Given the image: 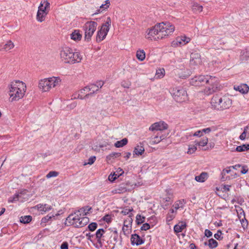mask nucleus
Masks as SVG:
<instances>
[{"mask_svg": "<svg viewBox=\"0 0 249 249\" xmlns=\"http://www.w3.org/2000/svg\"><path fill=\"white\" fill-rule=\"evenodd\" d=\"M9 89L11 101H18L24 96L26 90V85L22 81L15 80L11 83Z\"/></svg>", "mask_w": 249, "mask_h": 249, "instance_id": "f257e3e1", "label": "nucleus"}, {"mask_svg": "<svg viewBox=\"0 0 249 249\" xmlns=\"http://www.w3.org/2000/svg\"><path fill=\"white\" fill-rule=\"evenodd\" d=\"M61 59L65 63L70 64L79 63L82 60V56L78 52H74L73 50L69 47H63L60 52Z\"/></svg>", "mask_w": 249, "mask_h": 249, "instance_id": "f03ea898", "label": "nucleus"}, {"mask_svg": "<svg viewBox=\"0 0 249 249\" xmlns=\"http://www.w3.org/2000/svg\"><path fill=\"white\" fill-rule=\"evenodd\" d=\"M211 104L214 109L222 111L231 107L232 101L228 96L215 94L211 99Z\"/></svg>", "mask_w": 249, "mask_h": 249, "instance_id": "7ed1b4c3", "label": "nucleus"}, {"mask_svg": "<svg viewBox=\"0 0 249 249\" xmlns=\"http://www.w3.org/2000/svg\"><path fill=\"white\" fill-rule=\"evenodd\" d=\"M206 82L207 86L203 90L204 94L209 95L220 90V85L217 77L210 76Z\"/></svg>", "mask_w": 249, "mask_h": 249, "instance_id": "20e7f679", "label": "nucleus"}, {"mask_svg": "<svg viewBox=\"0 0 249 249\" xmlns=\"http://www.w3.org/2000/svg\"><path fill=\"white\" fill-rule=\"evenodd\" d=\"M171 94L177 102L181 103L188 100L186 90L181 87L174 88L171 90Z\"/></svg>", "mask_w": 249, "mask_h": 249, "instance_id": "39448f33", "label": "nucleus"}, {"mask_svg": "<svg viewBox=\"0 0 249 249\" xmlns=\"http://www.w3.org/2000/svg\"><path fill=\"white\" fill-rule=\"evenodd\" d=\"M97 23L95 21H87L83 26L85 31V40L88 42L90 40L91 37L96 30Z\"/></svg>", "mask_w": 249, "mask_h": 249, "instance_id": "423d86ee", "label": "nucleus"}, {"mask_svg": "<svg viewBox=\"0 0 249 249\" xmlns=\"http://www.w3.org/2000/svg\"><path fill=\"white\" fill-rule=\"evenodd\" d=\"M81 216L76 211L70 214L66 218L65 225L67 226H73L76 228H79L78 225L80 223Z\"/></svg>", "mask_w": 249, "mask_h": 249, "instance_id": "0eeeda50", "label": "nucleus"}, {"mask_svg": "<svg viewBox=\"0 0 249 249\" xmlns=\"http://www.w3.org/2000/svg\"><path fill=\"white\" fill-rule=\"evenodd\" d=\"M162 24H163V22L156 24L154 26L149 29L147 38H149L152 36L155 40L162 39L160 31L161 30L160 26H162Z\"/></svg>", "mask_w": 249, "mask_h": 249, "instance_id": "6e6552de", "label": "nucleus"}, {"mask_svg": "<svg viewBox=\"0 0 249 249\" xmlns=\"http://www.w3.org/2000/svg\"><path fill=\"white\" fill-rule=\"evenodd\" d=\"M209 75H199L196 76L190 80V84L194 86H200L206 84L207 79L209 78Z\"/></svg>", "mask_w": 249, "mask_h": 249, "instance_id": "1a4fd4ad", "label": "nucleus"}, {"mask_svg": "<svg viewBox=\"0 0 249 249\" xmlns=\"http://www.w3.org/2000/svg\"><path fill=\"white\" fill-rule=\"evenodd\" d=\"M160 33L161 34L162 38L171 35L175 30V27L173 25L171 24L169 22L162 24V26H160Z\"/></svg>", "mask_w": 249, "mask_h": 249, "instance_id": "9d476101", "label": "nucleus"}, {"mask_svg": "<svg viewBox=\"0 0 249 249\" xmlns=\"http://www.w3.org/2000/svg\"><path fill=\"white\" fill-rule=\"evenodd\" d=\"M142 183L140 182L136 183H133L131 185V188L129 187V183H122L120 184L116 189V191L117 193L123 194L127 191H130L131 188H135L136 187H139L142 185Z\"/></svg>", "mask_w": 249, "mask_h": 249, "instance_id": "9b49d317", "label": "nucleus"}, {"mask_svg": "<svg viewBox=\"0 0 249 249\" xmlns=\"http://www.w3.org/2000/svg\"><path fill=\"white\" fill-rule=\"evenodd\" d=\"M168 125L163 121L156 122L152 124L149 128V130L152 131H162L168 128Z\"/></svg>", "mask_w": 249, "mask_h": 249, "instance_id": "f8f14e48", "label": "nucleus"}, {"mask_svg": "<svg viewBox=\"0 0 249 249\" xmlns=\"http://www.w3.org/2000/svg\"><path fill=\"white\" fill-rule=\"evenodd\" d=\"M239 176V175L236 172H222L220 175V179L222 182L228 181Z\"/></svg>", "mask_w": 249, "mask_h": 249, "instance_id": "ddd939ff", "label": "nucleus"}, {"mask_svg": "<svg viewBox=\"0 0 249 249\" xmlns=\"http://www.w3.org/2000/svg\"><path fill=\"white\" fill-rule=\"evenodd\" d=\"M201 63V60L200 54L196 52L191 53L190 65L191 66H195L200 64Z\"/></svg>", "mask_w": 249, "mask_h": 249, "instance_id": "4468645a", "label": "nucleus"}, {"mask_svg": "<svg viewBox=\"0 0 249 249\" xmlns=\"http://www.w3.org/2000/svg\"><path fill=\"white\" fill-rule=\"evenodd\" d=\"M232 169L239 170L240 171H248L249 169L247 165H242L238 164L226 168L224 169L222 171H231Z\"/></svg>", "mask_w": 249, "mask_h": 249, "instance_id": "2eb2a0df", "label": "nucleus"}, {"mask_svg": "<svg viewBox=\"0 0 249 249\" xmlns=\"http://www.w3.org/2000/svg\"><path fill=\"white\" fill-rule=\"evenodd\" d=\"M86 89H88L89 92L90 91L89 93L86 94V97H89V96L92 95L95 92L98 90V88H96L95 84H91L89 86L85 87L84 88L81 89L80 92L83 93V91H84Z\"/></svg>", "mask_w": 249, "mask_h": 249, "instance_id": "dca6fc26", "label": "nucleus"}, {"mask_svg": "<svg viewBox=\"0 0 249 249\" xmlns=\"http://www.w3.org/2000/svg\"><path fill=\"white\" fill-rule=\"evenodd\" d=\"M130 240L132 245H136L139 246L143 244L144 242V240L142 239L139 235L136 233L131 235Z\"/></svg>", "mask_w": 249, "mask_h": 249, "instance_id": "f3484780", "label": "nucleus"}, {"mask_svg": "<svg viewBox=\"0 0 249 249\" xmlns=\"http://www.w3.org/2000/svg\"><path fill=\"white\" fill-rule=\"evenodd\" d=\"M107 233V231H105L103 229H98L95 234V238L97 239V243H99L101 246L103 245L102 240L104 239H102L104 237V234Z\"/></svg>", "mask_w": 249, "mask_h": 249, "instance_id": "a211bd4d", "label": "nucleus"}, {"mask_svg": "<svg viewBox=\"0 0 249 249\" xmlns=\"http://www.w3.org/2000/svg\"><path fill=\"white\" fill-rule=\"evenodd\" d=\"M108 32H107L105 29L100 28L97 32L96 35V41L97 42H100L103 40L107 35Z\"/></svg>", "mask_w": 249, "mask_h": 249, "instance_id": "6ab92c4d", "label": "nucleus"}, {"mask_svg": "<svg viewBox=\"0 0 249 249\" xmlns=\"http://www.w3.org/2000/svg\"><path fill=\"white\" fill-rule=\"evenodd\" d=\"M234 89L235 90L239 91L242 94H246L249 91V87L246 84H241L238 86H234Z\"/></svg>", "mask_w": 249, "mask_h": 249, "instance_id": "aec40b11", "label": "nucleus"}, {"mask_svg": "<svg viewBox=\"0 0 249 249\" xmlns=\"http://www.w3.org/2000/svg\"><path fill=\"white\" fill-rule=\"evenodd\" d=\"M39 88L43 91H47L51 89L50 85H49V83L48 81H47V79H44L40 81L39 83Z\"/></svg>", "mask_w": 249, "mask_h": 249, "instance_id": "412c9836", "label": "nucleus"}, {"mask_svg": "<svg viewBox=\"0 0 249 249\" xmlns=\"http://www.w3.org/2000/svg\"><path fill=\"white\" fill-rule=\"evenodd\" d=\"M186 227L187 225L185 222L183 221L179 222L178 224L174 226V231L176 233L181 232Z\"/></svg>", "mask_w": 249, "mask_h": 249, "instance_id": "4be33fe9", "label": "nucleus"}, {"mask_svg": "<svg viewBox=\"0 0 249 249\" xmlns=\"http://www.w3.org/2000/svg\"><path fill=\"white\" fill-rule=\"evenodd\" d=\"M47 80L49 83V85H50L51 89L53 87V88L57 86L59 83L61 81L59 78L55 77L47 78Z\"/></svg>", "mask_w": 249, "mask_h": 249, "instance_id": "5701e85b", "label": "nucleus"}, {"mask_svg": "<svg viewBox=\"0 0 249 249\" xmlns=\"http://www.w3.org/2000/svg\"><path fill=\"white\" fill-rule=\"evenodd\" d=\"M144 151V148L143 147V145L142 143L140 142L139 144L137 145L134 150H133V154L136 155H141L143 153Z\"/></svg>", "mask_w": 249, "mask_h": 249, "instance_id": "b1692460", "label": "nucleus"}, {"mask_svg": "<svg viewBox=\"0 0 249 249\" xmlns=\"http://www.w3.org/2000/svg\"><path fill=\"white\" fill-rule=\"evenodd\" d=\"M209 175L207 172H201V173L195 177V180L199 182H204L207 179Z\"/></svg>", "mask_w": 249, "mask_h": 249, "instance_id": "393cba45", "label": "nucleus"}, {"mask_svg": "<svg viewBox=\"0 0 249 249\" xmlns=\"http://www.w3.org/2000/svg\"><path fill=\"white\" fill-rule=\"evenodd\" d=\"M190 40V38L186 37V36L182 37L181 38H177L176 41H173L172 43L173 46H175V44L177 45H180L182 42H183V45H185L188 43Z\"/></svg>", "mask_w": 249, "mask_h": 249, "instance_id": "a878e982", "label": "nucleus"}, {"mask_svg": "<svg viewBox=\"0 0 249 249\" xmlns=\"http://www.w3.org/2000/svg\"><path fill=\"white\" fill-rule=\"evenodd\" d=\"M205 246H208L210 249H213L216 248L218 246V242L213 238L210 239L208 242L204 243Z\"/></svg>", "mask_w": 249, "mask_h": 249, "instance_id": "bb28decb", "label": "nucleus"}, {"mask_svg": "<svg viewBox=\"0 0 249 249\" xmlns=\"http://www.w3.org/2000/svg\"><path fill=\"white\" fill-rule=\"evenodd\" d=\"M92 209V208L89 206H86L76 211L80 216H84L86 215L89 211Z\"/></svg>", "mask_w": 249, "mask_h": 249, "instance_id": "cd10ccee", "label": "nucleus"}, {"mask_svg": "<svg viewBox=\"0 0 249 249\" xmlns=\"http://www.w3.org/2000/svg\"><path fill=\"white\" fill-rule=\"evenodd\" d=\"M71 39L78 41H80L82 38V35L80 33L78 30H75L71 34Z\"/></svg>", "mask_w": 249, "mask_h": 249, "instance_id": "c85d7f7f", "label": "nucleus"}, {"mask_svg": "<svg viewBox=\"0 0 249 249\" xmlns=\"http://www.w3.org/2000/svg\"><path fill=\"white\" fill-rule=\"evenodd\" d=\"M50 3L47 1L45 0L43 2V3L42 2L40 3V5L38 7V10H39L40 9L42 10L41 11V12L47 13L48 14V12H47V9L50 7Z\"/></svg>", "mask_w": 249, "mask_h": 249, "instance_id": "c756f323", "label": "nucleus"}, {"mask_svg": "<svg viewBox=\"0 0 249 249\" xmlns=\"http://www.w3.org/2000/svg\"><path fill=\"white\" fill-rule=\"evenodd\" d=\"M208 142V138L206 137H204L199 141H195L194 143H196V144L199 147H204L207 145Z\"/></svg>", "mask_w": 249, "mask_h": 249, "instance_id": "7c9ffc66", "label": "nucleus"}, {"mask_svg": "<svg viewBox=\"0 0 249 249\" xmlns=\"http://www.w3.org/2000/svg\"><path fill=\"white\" fill-rule=\"evenodd\" d=\"M111 23V20L110 17H107V21L105 23L102 24L101 27L103 28L107 32H108L110 29V26Z\"/></svg>", "mask_w": 249, "mask_h": 249, "instance_id": "2f4dec72", "label": "nucleus"}, {"mask_svg": "<svg viewBox=\"0 0 249 249\" xmlns=\"http://www.w3.org/2000/svg\"><path fill=\"white\" fill-rule=\"evenodd\" d=\"M112 236L114 243H112L111 240L107 242L108 244V249H114L118 240V235H113Z\"/></svg>", "mask_w": 249, "mask_h": 249, "instance_id": "473e14b6", "label": "nucleus"}, {"mask_svg": "<svg viewBox=\"0 0 249 249\" xmlns=\"http://www.w3.org/2000/svg\"><path fill=\"white\" fill-rule=\"evenodd\" d=\"M41 11H42V10L40 9L39 10H38L36 15V19L40 22H41L45 20V17L47 15V13L41 12Z\"/></svg>", "mask_w": 249, "mask_h": 249, "instance_id": "72a5a7b5", "label": "nucleus"}, {"mask_svg": "<svg viewBox=\"0 0 249 249\" xmlns=\"http://www.w3.org/2000/svg\"><path fill=\"white\" fill-rule=\"evenodd\" d=\"M136 57L139 60L143 61L145 58L144 51L143 50H138L136 53Z\"/></svg>", "mask_w": 249, "mask_h": 249, "instance_id": "f704fd0d", "label": "nucleus"}, {"mask_svg": "<svg viewBox=\"0 0 249 249\" xmlns=\"http://www.w3.org/2000/svg\"><path fill=\"white\" fill-rule=\"evenodd\" d=\"M128 142V140L126 138H124L121 141H117L115 144L114 146L117 148L122 147L124 145H125Z\"/></svg>", "mask_w": 249, "mask_h": 249, "instance_id": "c9c22d12", "label": "nucleus"}, {"mask_svg": "<svg viewBox=\"0 0 249 249\" xmlns=\"http://www.w3.org/2000/svg\"><path fill=\"white\" fill-rule=\"evenodd\" d=\"M32 220V217L31 215H25L20 218V222L23 224L30 223Z\"/></svg>", "mask_w": 249, "mask_h": 249, "instance_id": "e433bc0d", "label": "nucleus"}, {"mask_svg": "<svg viewBox=\"0 0 249 249\" xmlns=\"http://www.w3.org/2000/svg\"><path fill=\"white\" fill-rule=\"evenodd\" d=\"M249 150V144H243L241 145L237 146L236 148V151L237 152H243Z\"/></svg>", "mask_w": 249, "mask_h": 249, "instance_id": "4c0bfd02", "label": "nucleus"}, {"mask_svg": "<svg viewBox=\"0 0 249 249\" xmlns=\"http://www.w3.org/2000/svg\"><path fill=\"white\" fill-rule=\"evenodd\" d=\"M197 144L196 143H194V144H190L188 146V149L187 152L188 154H192L194 153L197 150Z\"/></svg>", "mask_w": 249, "mask_h": 249, "instance_id": "58836bf2", "label": "nucleus"}, {"mask_svg": "<svg viewBox=\"0 0 249 249\" xmlns=\"http://www.w3.org/2000/svg\"><path fill=\"white\" fill-rule=\"evenodd\" d=\"M124 172H122L121 174L118 175L116 174V172H113V174L111 173L108 176V179L110 182L114 181L116 179L122 176Z\"/></svg>", "mask_w": 249, "mask_h": 249, "instance_id": "ea45409f", "label": "nucleus"}, {"mask_svg": "<svg viewBox=\"0 0 249 249\" xmlns=\"http://www.w3.org/2000/svg\"><path fill=\"white\" fill-rule=\"evenodd\" d=\"M14 47V44L13 42L11 40H9L7 42V43L4 45V47L2 49L4 50L7 51L13 49Z\"/></svg>", "mask_w": 249, "mask_h": 249, "instance_id": "a19ab883", "label": "nucleus"}, {"mask_svg": "<svg viewBox=\"0 0 249 249\" xmlns=\"http://www.w3.org/2000/svg\"><path fill=\"white\" fill-rule=\"evenodd\" d=\"M166 136L164 135H161L160 136H156L153 138L152 142L154 143H158L163 140L165 139Z\"/></svg>", "mask_w": 249, "mask_h": 249, "instance_id": "79ce46f5", "label": "nucleus"}, {"mask_svg": "<svg viewBox=\"0 0 249 249\" xmlns=\"http://www.w3.org/2000/svg\"><path fill=\"white\" fill-rule=\"evenodd\" d=\"M89 222V218L86 216H81L80 223L78 226L82 227L86 225Z\"/></svg>", "mask_w": 249, "mask_h": 249, "instance_id": "37998d69", "label": "nucleus"}, {"mask_svg": "<svg viewBox=\"0 0 249 249\" xmlns=\"http://www.w3.org/2000/svg\"><path fill=\"white\" fill-rule=\"evenodd\" d=\"M192 9L195 12H200L203 10V7L197 3H194L192 5Z\"/></svg>", "mask_w": 249, "mask_h": 249, "instance_id": "c03bdc74", "label": "nucleus"}, {"mask_svg": "<svg viewBox=\"0 0 249 249\" xmlns=\"http://www.w3.org/2000/svg\"><path fill=\"white\" fill-rule=\"evenodd\" d=\"M121 153L119 152H112L109 155L107 156V160H111V159H114V158L119 157L121 156Z\"/></svg>", "mask_w": 249, "mask_h": 249, "instance_id": "a18cd8bd", "label": "nucleus"}, {"mask_svg": "<svg viewBox=\"0 0 249 249\" xmlns=\"http://www.w3.org/2000/svg\"><path fill=\"white\" fill-rule=\"evenodd\" d=\"M54 218V216L53 214H51V213L48 214L46 216L43 217L41 219V224L46 223L49 221L51 220L52 218Z\"/></svg>", "mask_w": 249, "mask_h": 249, "instance_id": "49530a36", "label": "nucleus"}, {"mask_svg": "<svg viewBox=\"0 0 249 249\" xmlns=\"http://www.w3.org/2000/svg\"><path fill=\"white\" fill-rule=\"evenodd\" d=\"M194 136V137H200L203 136L201 130H199L195 132L194 133H187L186 137L188 138V137H191V136Z\"/></svg>", "mask_w": 249, "mask_h": 249, "instance_id": "de8ad7c7", "label": "nucleus"}, {"mask_svg": "<svg viewBox=\"0 0 249 249\" xmlns=\"http://www.w3.org/2000/svg\"><path fill=\"white\" fill-rule=\"evenodd\" d=\"M19 194H18L17 193L12 196H10L8 198V201L9 203H13L14 202L18 201L19 199Z\"/></svg>", "mask_w": 249, "mask_h": 249, "instance_id": "09e8293b", "label": "nucleus"}, {"mask_svg": "<svg viewBox=\"0 0 249 249\" xmlns=\"http://www.w3.org/2000/svg\"><path fill=\"white\" fill-rule=\"evenodd\" d=\"M145 217L142 216L140 214L136 216V223L137 225H141L144 222Z\"/></svg>", "mask_w": 249, "mask_h": 249, "instance_id": "8fccbe9b", "label": "nucleus"}, {"mask_svg": "<svg viewBox=\"0 0 249 249\" xmlns=\"http://www.w3.org/2000/svg\"><path fill=\"white\" fill-rule=\"evenodd\" d=\"M240 222L244 229L247 228L248 225V220L245 218V213L243 212V218L240 219Z\"/></svg>", "mask_w": 249, "mask_h": 249, "instance_id": "3c124183", "label": "nucleus"}, {"mask_svg": "<svg viewBox=\"0 0 249 249\" xmlns=\"http://www.w3.org/2000/svg\"><path fill=\"white\" fill-rule=\"evenodd\" d=\"M88 228L89 231H94L97 228V224L96 222H92L89 225Z\"/></svg>", "mask_w": 249, "mask_h": 249, "instance_id": "603ef678", "label": "nucleus"}, {"mask_svg": "<svg viewBox=\"0 0 249 249\" xmlns=\"http://www.w3.org/2000/svg\"><path fill=\"white\" fill-rule=\"evenodd\" d=\"M221 189L222 192L223 193H227L230 191V188L231 187V185H221Z\"/></svg>", "mask_w": 249, "mask_h": 249, "instance_id": "864d4df0", "label": "nucleus"}, {"mask_svg": "<svg viewBox=\"0 0 249 249\" xmlns=\"http://www.w3.org/2000/svg\"><path fill=\"white\" fill-rule=\"evenodd\" d=\"M223 234L222 231L220 230H218L216 233L214 234V237L218 240H221L223 239V236H222Z\"/></svg>", "mask_w": 249, "mask_h": 249, "instance_id": "5fc2aeb1", "label": "nucleus"}, {"mask_svg": "<svg viewBox=\"0 0 249 249\" xmlns=\"http://www.w3.org/2000/svg\"><path fill=\"white\" fill-rule=\"evenodd\" d=\"M131 85V83L129 81H123L121 83V86L124 88L129 89Z\"/></svg>", "mask_w": 249, "mask_h": 249, "instance_id": "6e6d98bb", "label": "nucleus"}, {"mask_svg": "<svg viewBox=\"0 0 249 249\" xmlns=\"http://www.w3.org/2000/svg\"><path fill=\"white\" fill-rule=\"evenodd\" d=\"M156 75L160 78L162 77L164 75V70L162 69L157 71Z\"/></svg>", "mask_w": 249, "mask_h": 249, "instance_id": "4d7b16f0", "label": "nucleus"}, {"mask_svg": "<svg viewBox=\"0 0 249 249\" xmlns=\"http://www.w3.org/2000/svg\"><path fill=\"white\" fill-rule=\"evenodd\" d=\"M175 217V215L174 214H171L169 213L167 214L166 216V221L169 222L171 221Z\"/></svg>", "mask_w": 249, "mask_h": 249, "instance_id": "13d9d810", "label": "nucleus"}, {"mask_svg": "<svg viewBox=\"0 0 249 249\" xmlns=\"http://www.w3.org/2000/svg\"><path fill=\"white\" fill-rule=\"evenodd\" d=\"M150 228V225L147 223H144L142 225V226L141 228V230L142 231H147Z\"/></svg>", "mask_w": 249, "mask_h": 249, "instance_id": "bf43d9fd", "label": "nucleus"}, {"mask_svg": "<svg viewBox=\"0 0 249 249\" xmlns=\"http://www.w3.org/2000/svg\"><path fill=\"white\" fill-rule=\"evenodd\" d=\"M207 145H208V146L206 148L203 149V150H208L210 149H212V148H213L215 145V143L213 142H208Z\"/></svg>", "mask_w": 249, "mask_h": 249, "instance_id": "052dcab7", "label": "nucleus"}, {"mask_svg": "<svg viewBox=\"0 0 249 249\" xmlns=\"http://www.w3.org/2000/svg\"><path fill=\"white\" fill-rule=\"evenodd\" d=\"M58 175V172H49L47 175V178H49L51 177H55Z\"/></svg>", "mask_w": 249, "mask_h": 249, "instance_id": "680f3d73", "label": "nucleus"}, {"mask_svg": "<svg viewBox=\"0 0 249 249\" xmlns=\"http://www.w3.org/2000/svg\"><path fill=\"white\" fill-rule=\"evenodd\" d=\"M128 228V226L125 225H124V226L123 227L122 231L124 235H127L129 234Z\"/></svg>", "mask_w": 249, "mask_h": 249, "instance_id": "e2e57ef3", "label": "nucleus"}, {"mask_svg": "<svg viewBox=\"0 0 249 249\" xmlns=\"http://www.w3.org/2000/svg\"><path fill=\"white\" fill-rule=\"evenodd\" d=\"M133 211V209L132 208L125 209L121 212V213H123L124 215H127V214H129V213Z\"/></svg>", "mask_w": 249, "mask_h": 249, "instance_id": "0e129e2a", "label": "nucleus"}, {"mask_svg": "<svg viewBox=\"0 0 249 249\" xmlns=\"http://www.w3.org/2000/svg\"><path fill=\"white\" fill-rule=\"evenodd\" d=\"M95 160H96V157L95 156L91 157L89 159L88 163H85V165H86L87 164L91 165L94 163Z\"/></svg>", "mask_w": 249, "mask_h": 249, "instance_id": "69168bd1", "label": "nucleus"}, {"mask_svg": "<svg viewBox=\"0 0 249 249\" xmlns=\"http://www.w3.org/2000/svg\"><path fill=\"white\" fill-rule=\"evenodd\" d=\"M43 206H44V212H49L52 209V206L50 205H49L47 204H43Z\"/></svg>", "mask_w": 249, "mask_h": 249, "instance_id": "338daca9", "label": "nucleus"}, {"mask_svg": "<svg viewBox=\"0 0 249 249\" xmlns=\"http://www.w3.org/2000/svg\"><path fill=\"white\" fill-rule=\"evenodd\" d=\"M205 235L207 237H210L212 236V232L208 229H206L204 232Z\"/></svg>", "mask_w": 249, "mask_h": 249, "instance_id": "774afa93", "label": "nucleus"}]
</instances>
